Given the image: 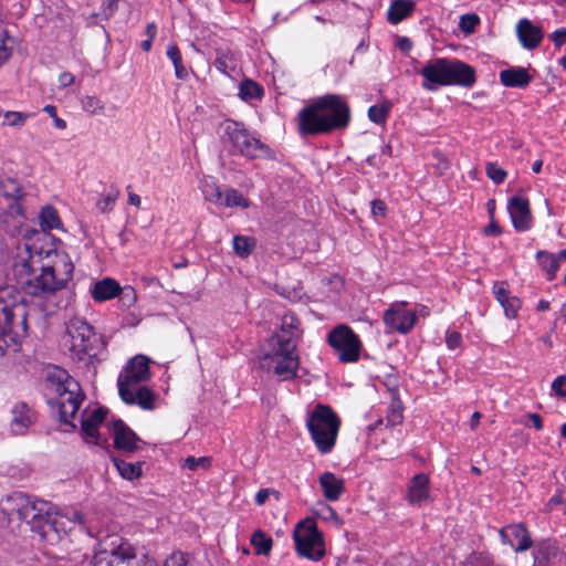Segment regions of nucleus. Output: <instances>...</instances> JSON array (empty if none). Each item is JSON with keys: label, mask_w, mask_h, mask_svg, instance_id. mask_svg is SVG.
<instances>
[{"label": "nucleus", "mask_w": 566, "mask_h": 566, "mask_svg": "<svg viewBox=\"0 0 566 566\" xmlns=\"http://www.w3.org/2000/svg\"><path fill=\"white\" fill-rule=\"evenodd\" d=\"M45 311V304L28 303L14 286H0V352L18 345L28 334L29 321H41Z\"/></svg>", "instance_id": "f257e3e1"}, {"label": "nucleus", "mask_w": 566, "mask_h": 566, "mask_svg": "<svg viewBox=\"0 0 566 566\" xmlns=\"http://www.w3.org/2000/svg\"><path fill=\"white\" fill-rule=\"evenodd\" d=\"M62 270H57L54 266H42L41 272L36 274L32 256H29L14 262L13 275L25 295L36 297L39 298L38 303L44 304L42 298L65 289L73 277L74 265L67 255L62 260Z\"/></svg>", "instance_id": "f03ea898"}, {"label": "nucleus", "mask_w": 566, "mask_h": 566, "mask_svg": "<svg viewBox=\"0 0 566 566\" xmlns=\"http://www.w3.org/2000/svg\"><path fill=\"white\" fill-rule=\"evenodd\" d=\"M297 118L301 135H323L346 128L350 122V109L339 95L326 94L303 107Z\"/></svg>", "instance_id": "7ed1b4c3"}, {"label": "nucleus", "mask_w": 566, "mask_h": 566, "mask_svg": "<svg viewBox=\"0 0 566 566\" xmlns=\"http://www.w3.org/2000/svg\"><path fill=\"white\" fill-rule=\"evenodd\" d=\"M423 76L421 84L427 91H436L440 86L461 85L471 86L475 82V73L472 66L444 57L429 61L420 70Z\"/></svg>", "instance_id": "20e7f679"}, {"label": "nucleus", "mask_w": 566, "mask_h": 566, "mask_svg": "<svg viewBox=\"0 0 566 566\" xmlns=\"http://www.w3.org/2000/svg\"><path fill=\"white\" fill-rule=\"evenodd\" d=\"M66 346L74 359L91 361L104 349L103 337L84 318L74 317L66 325Z\"/></svg>", "instance_id": "39448f33"}, {"label": "nucleus", "mask_w": 566, "mask_h": 566, "mask_svg": "<svg viewBox=\"0 0 566 566\" xmlns=\"http://www.w3.org/2000/svg\"><path fill=\"white\" fill-rule=\"evenodd\" d=\"M136 548L118 534L99 532L91 566H135Z\"/></svg>", "instance_id": "423d86ee"}, {"label": "nucleus", "mask_w": 566, "mask_h": 566, "mask_svg": "<svg viewBox=\"0 0 566 566\" xmlns=\"http://www.w3.org/2000/svg\"><path fill=\"white\" fill-rule=\"evenodd\" d=\"M7 503L10 505V515H17L31 531L41 535H45L50 530L56 531V521L50 515L45 502L34 501L29 495L17 492L8 497Z\"/></svg>", "instance_id": "0eeeda50"}, {"label": "nucleus", "mask_w": 566, "mask_h": 566, "mask_svg": "<svg viewBox=\"0 0 566 566\" xmlns=\"http://www.w3.org/2000/svg\"><path fill=\"white\" fill-rule=\"evenodd\" d=\"M306 427L317 450L323 454L329 453L336 443L340 427V419L336 412L329 406L318 403L310 413Z\"/></svg>", "instance_id": "6e6552de"}, {"label": "nucleus", "mask_w": 566, "mask_h": 566, "mask_svg": "<svg viewBox=\"0 0 566 566\" xmlns=\"http://www.w3.org/2000/svg\"><path fill=\"white\" fill-rule=\"evenodd\" d=\"M224 132L232 146L242 156L251 159L265 158L269 156V146L263 144L259 138L254 137L242 123L235 120H227Z\"/></svg>", "instance_id": "1a4fd4ad"}, {"label": "nucleus", "mask_w": 566, "mask_h": 566, "mask_svg": "<svg viewBox=\"0 0 566 566\" xmlns=\"http://www.w3.org/2000/svg\"><path fill=\"white\" fill-rule=\"evenodd\" d=\"M328 344L337 353L343 363H355L359 359L361 342L354 331L346 325L333 328L327 337Z\"/></svg>", "instance_id": "9d476101"}, {"label": "nucleus", "mask_w": 566, "mask_h": 566, "mask_svg": "<svg viewBox=\"0 0 566 566\" xmlns=\"http://www.w3.org/2000/svg\"><path fill=\"white\" fill-rule=\"evenodd\" d=\"M295 549L302 557L312 560H319L325 555L323 535L315 524L303 528V523H298L293 533Z\"/></svg>", "instance_id": "9b49d317"}, {"label": "nucleus", "mask_w": 566, "mask_h": 566, "mask_svg": "<svg viewBox=\"0 0 566 566\" xmlns=\"http://www.w3.org/2000/svg\"><path fill=\"white\" fill-rule=\"evenodd\" d=\"M81 390H72L57 394V398H51L48 403L51 411L56 416L60 422L71 426L73 429L76 426L73 423V419L84 399V396L80 394Z\"/></svg>", "instance_id": "f8f14e48"}, {"label": "nucleus", "mask_w": 566, "mask_h": 566, "mask_svg": "<svg viewBox=\"0 0 566 566\" xmlns=\"http://www.w3.org/2000/svg\"><path fill=\"white\" fill-rule=\"evenodd\" d=\"M149 377V359L146 356L137 355L128 361L119 374L117 387L118 389L136 387L140 382L148 380Z\"/></svg>", "instance_id": "ddd939ff"}, {"label": "nucleus", "mask_w": 566, "mask_h": 566, "mask_svg": "<svg viewBox=\"0 0 566 566\" xmlns=\"http://www.w3.org/2000/svg\"><path fill=\"white\" fill-rule=\"evenodd\" d=\"M405 304L392 305L384 314L385 324L401 334L409 333L417 322L416 313L405 310Z\"/></svg>", "instance_id": "4468645a"}, {"label": "nucleus", "mask_w": 566, "mask_h": 566, "mask_svg": "<svg viewBox=\"0 0 566 566\" xmlns=\"http://www.w3.org/2000/svg\"><path fill=\"white\" fill-rule=\"evenodd\" d=\"M262 367L272 369L274 375L280 377L281 380H291L296 377L300 366V358L297 355L289 356H268L263 358Z\"/></svg>", "instance_id": "2eb2a0df"}, {"label": "nucleus", "mask_w": 566, "mask_h": 566, "mask_svg": "<svg viewBox=\"0 0 566 566\" xmlns=\"http://www.w3.org/2000/svg\"><path fill=\"white\" fill-rule=\"evenodd\" d=\"M114 448L126 453H133L139 449L144 441L120 419L113 421Z\"/></svg>", "instance_id": "dca6fc26"}, {"label": "nucleus", "mask_w": 566, "mask_h": 566, "mask_svg": "<svg viewBox=\"0 0 566 566\" xmlns=\"http://www.w3.org/2000/svg\"><path fill=\"white\" fill-rule=\"evenodd\" d=\"M499 534L502 543L517 553L527 551L533 544L530 533L523 524L504 526Z\"/></svg>", "instance_id": "f3484780"}, {"label": "nucleus", "mask_w": 566, "mask_h": 566, "mask_svg": "<svg viewBox=\"0 0 566 566\" xmlns=\"http://www.w3.org/2000/svg\"><path fill=\"white\" fill-rule=\"evenodd\" d=\"M507 211L516 231L523 232L531 228L532 214L527 198L513 196L509 199Z\"/></svg>", "instance_id": "a211bd4d"}, {"label": "nucleus", "mask_w": 566, "mask_h": 566, "mask_svg": "<svg viewBox=\"0 0 566 566\" xmlns=\"http://www.w3.org/2000/svg\"><path fill=\"white\" fill-rule=\"evenodd\" d=\"M534 566H566V552L549 542H542L533 551Z\"/></svg>", "instance_id": "6ab92c4d"}, {"label": "nucleus", "mask_w": 566, "mask_h": 566, "mask_svg": "<svg viewBox=\"0 0 566 566\" xmlns=\"http://www.w3.org/2000/svg\"><path fill=\"white\" fill-rule=\"evenodd\" d=\"M120 399L127 405H137L144 410H153L155 408L154 392L144 386L137 385L136 387L118 389Z\"/></svg>", "instance_id": "aec40b11"}, {"label": "nucleus", "mask_w": 566, "mask_h": 566, "mask_svg": "<svg viewBox=\"0 0 566 566\" xmlns=\"http://www.w3.org/2000/svg\"><path fill=\"white\" fill-rule=\"evenodd\" d=\"M516 34L521 45L527 50L539 46L544 33L541 27L535 25L531 20L524 18L516 24Z\"/></svg>", "instance_id": "412c9836"}, {"label": "nucleus", "mask_w": 566, "mask_h": 566, "mask_svg": "<svg viewBox=\"0 0 566 566\" xmlns=\"http://www.w3.org/2000/svg\"><path fill=\"white\" fill-rule=\"evenodd\" d=\"M10 422L11 432L15 436H23L35 421V413L25 402H17L12 409Z\"/></svg>", "instance_id": "4be33fe9"}, {"label": "nucleus", "mask_w": 566, "mask_h": 566, "mask_svg": "<svg viewBox=\"0 0 566 566\" xmlns=\"http://www.w3.org/2000/svg\"><path fill=\"white\" fill-rule=\"evenodd\" d=\"M46 381L51 386V390L56 395L71 391L81 390L80 384L72 378L69 373L57 366L50 367L46 371Z\"/></svg>", "instance_id": "5701e85b"}, {"label": "nucleus", "mask_w": 566, "mask_h": 566, "mask_svg": "<svg viewBox=\"0 0 566 566\" xmlns=\"http://www.w3.org/2000/svg\"><path fill=\"white\" fill-rule=\"evenodd\" d=\"M500 81L506 87L525 88L533 81V75L525 67L512 66L500 72Z\"/></svg>", "instance_id": "b1692460"}, {"label": "nucleus", "mask_w": 566, "mask_h": 566, "mask_svg": "<svg viewBox=\"0 0 566 566\" xmlns=\"http://www.w3.org/2000/svg\"><path fill=\"white\" fill-rule=\"evenodd\" d=\"M271 352L268 356L296 355L297 338L291 335L277 333L271 337Z\"/></svg>", "instance_id": "393cba45"}, {"label": "nucleus", "mask_w": 566, "mask_h": 566, "mask_svg": "<svg viewBox=\"0 0 566 566\" xmlns=\"http://www.w3.org/2000/svg\"><path fill=\"white\" fill-rule=\"evenodd\" d=\"M323 494L328 501H337L345 492L344 481L332 472H324L319 476Z\"/></svg>", "instance_id": "a878e982"}, {"label": "nucleus", "mask_w": 566, "mask_h": 566, "mask_svg": "<svg viewBox=\"0 0 566 566\" xmlns=\"http://www.w3.org/2000/svg\"><path fill=\"white\" fill-rule=\"evenodd\" d=\"M120 292V285L111 277H105L101 281H97L93 284L91 294L94 301L104 302L117 296Z\"/></svg>", "instance_id": "bb28decb"}, {"label": "nucleus", "mask_w": 566, "mask_h": 566, "mask_svg": "<svg viewBox=\"0 0 566 566\" xmlns=\"http://www.w3.org/2000/svg\"><path fill=\"white\" fill-rule=\"evenodd\" d=\"M415 9L413 0H394L388 8L387 19L391 24H397L411 15Z\"/></svg>", "instance_id": "cd10ccee"}, {"label": "nucleus", "mask_w": 566, "mask_h": 566, "mask_svg": "<svg viewBox=\"0 0 566 566\" xmlns=\"http://www.w3.org/2000/svg\"><path fill=\"white\" fill-rule=\"evenodd\" d=\"M429 478L423 474L419 473L416 474L409 485L408 489V497L411 503H421L422 501L427 500L429 496Z\"/></svg>", "instance_id": "c85d7f7f"}, {"label": "nucleus", "mask_w": 566, "mask_h": 566, "mask_svg": "<svg viewBox=\"0 0 566 566\" xmlns=\"http://www.w3.org/2000/svg\"><path fill=\"white\" fill-rule=\"evenodd\" d=\"M111 460L119 475L128 481L139 479L143 475V462H128L118 457H111Z\"/></svg>", "instance_id": "c756f323"}, {"label": "nucleus", "mask_w": 566, "mask_h": 566, "mask_svg": "<svg viewBox=\"0 0 566 566\" xmlns=\"http://www.w3.org/2000/svg\"><path fill=\"white\" fill-rule=\"evenodd\" d=\"M536 260L546 273L547 280L553 281L556 277V273L560 266V260L558 254H554L547 251H538L536 253Z\"/></svg>", "instance_id": "7c9ffc66"}, {"label": "nucleus", "mask_w": 566, "mask_h": 566, "mask_svg": "<svg viewBox=\"0 0 566 566\" xmlns=\"http://www.w3.org/2000/svg\"><path fill=\"white\" fill-rule=\"evenodd\" d=\"M497 302L502 305L507 318H515L521 308V301L515 296H510L503 286L497 287Z\"/></svg>", "instance_id": "2f4dec72"}, {"label": "nucleus", "mask_w": 566, "mask_h": 566, "mask_svg": "<svg viewBox=\"0 0 566 566\" xmlns=\"http://www.w3.org/2000/svg\"><path fill=\"white\" fill-rule=\"evenodd\" d=\"M40 226L44 231L60 228L61 220L54 207L45 206L42 208L40 213Z\"/></svg>", "instance_id": "473e14b6"}, {"label": "nucleus", "mask_w": 566, "mask_h": 566, "mask_svg": "<svg viewBox=\"0 0 566 566\" xmlns=\"http://www.w3.org/2000/svg\"><path fill=\"white\" fill-rule=\"evenodd\" d=\"M256 241L252 237L235 235L233 238V251L240 258H248L255 249Z\"/></svg>", "instance_id": "72a5a7b5"}, {"label": "nucleus", "mask_w": 566, "mask_h": 566, "mask_svg": "<svg viewBox=\"0 0 566 566\" xmlns=\"http://www.w3.org/2000/svg\"><path fill=\"white\" fill-rule=\"evenodd\" d=\"M263 94V87L252 80H244L240 84L239 96L243 101L260 99Z\"/></svg>", "instance_id": "f704fd0d"}, {"label": "nucleus", "mask_w": 566, "mask_h": 566, "mask_svg": "<svg viewBox=\"0 0 566 566\" xmlns=\"http://www.w3.org/2000/svg\"><path fill=\"white\" fill-rule=\"evenodd\" d=\"M251 544L256 554L266 556L272 549L273 541L264 532L256 530L251 536Z\"/></svg>", "instance_id": "c9c22d12"}, {"label": "nucleus", "mask_w": 566, "mask_h": 566, "mask_svg": "<svg viewBox=\"0 0 566 566\" xmlns=\"http://www.w3.org/2000/svg\"><path fill=\"white\" fill-rule=\"evenodd\" d=\"M31 117L30 113L8 111L2 112V126L12 127V128H21L25 125L28 118Z\"/></svg>", "instance_id": "e433bc0d"}, {"label": "nucleus", "mask_w": 566, "mask_h": 566, "mask_svg": "<svg viewBox=\"0 0 566 566\" xmlns=\"http://www.w3.org/2000/svg\"><path fill=\"white\" fill-rule=\"evenodd\" d=\"M3 197L19 201L23 196V189L20 184L12 178H6L0 182Z\"/></svg>", "instance_id": "4c0bfd02"}, {"label": "nucleus", "mask_w": 566, "mask_h": 566, "mask_svg": "<svg viewBox=\"0 0 566 566\" xmlns=\"http://www.w3.org/2000/svg\"><path fill=\"white\" fill-rule=\"evenodd\" d=\"M224 207H240V208H248L250 206V202L247 198L242 196L240 191L237 189L230 188L226 190L223 193V200L220 203Z\"/></svg>", "instance_id": "58836bf2"}, {"label": "nucleus", "mask_w": 566, "mask_h": 566, "mask_svg": "<svg viewBox=\"0 0 566 566\" xmlns=\"http://www.w3.org/2000/svg\"><path fill=\"white\" fill-rule=\"evenodd\" d=\"M167 56L171 60L175 66L176 77L185 80L188 76V72L182 64L181 54L178 46L175 44L169 45L167 49Z\"/></svg>", "instance_id": "ea45409f"}, {"label": "nucleus", "mask_w": 566, "mask_h": 566, "mask_svg": "<svg viewBox=\"0 0 566 566\" xmlns=\"http://www.w3.org/2000/svg\"><path fill=\"white\" fill-rule=\"evenodd\" d=\"M213 66L221 73L230 76L235 70V60L230 52H219Z\"/></svg>", "instance_id": "a19ab883"}, {"label": "nucleus", "mask_w": 566, "mask_h": 566, "mask_svg": "<svg viewBox=\"0 0 566 566\" xmlns=\"http://www.w3.org/2000/svg\"><path fill=\"white\" fill-rule=\"evenodd\" d=\"M281 334L291 335L298 338L300 321L293 313H285L282 317Z\"/></svg>", "instance_id": "79ce46f5"}, {"label": "nucleus", "mask_w": 566, "mask_h": 566, "mask_svg": "<svg viewBox=\"0 0 566 566\" xmlns=\"http://www.w3.org/2000/svg\"><path fill=\"white\" fill-rule=\"evenodd\" d=\"M390 103L373 105L368 108V118L375 124H384L390 111Z\"/></svg>", "instance_id": "37998d69"}, {"label": "nucleus", "mask_w": 566, "mask_h": 566, "mask_svg": "<svg viewBox=\"0 0 566 566\" xmlns=\"http://www.w3.org/2000/svg\"><path fill=\"white\" fill-rule=\"evenodd\" d=\"M202 193L206 200L220 205L223 200V192L220 190L219 186L211 181L206 182L202 189Z\"/></svg>", "instance_id": "c03bdc74"}, {"label": "nucleus", "mask_w": 566, "mask_h": 566, "mask_svg": "<svg viewBox=\"0 0 566 566\" xmlns=\"http://www.w3.org/2000/svg\"><path fill=\"white\" fill-rule=\"evenodd\" d=\"M83 109L91 114H102L104 112V103L96 96H85L82 99Z\"/></svg>", "instance_id": "a18cd8bd"}, {"label": "nucleus", "mask_w": 566, "mask_h": 566, "mask_svg": "<svg viewBox=\"0 0 566 566\" xmlns=\"http://www.w3.org/2000/svg\"><path fill=\"white\" fill-rule=\"evenodd\" d=\"M480 23L478 14L470 13L460 17L459 28L467 34L473 33L475 27Z\"/></svg>", "instance_id": "49530a36"}, {"label": "nucleus", "mask_w": 566, "mask_h": 566, "mask_svg": "<svg viewBox=\"0 0 566 566\" xmlns=\"http://www.w3.org/2000/svg\"><path fill=\"white\" fill-rule=\"evenodd\" d=\"M81 430L85 439H94L95 444H99L98 427H96L92 420L82 418Z\"/></svg>", "instance_id": "de8ad7c7"}, {"label": "nucleus", "mask_w": 566, "mask_h": 566, "mask_svg": "<svg viewBox=\"0 0 566 566\" xmlns=\"http://www.w3.org/2000/svg\"><path fill=\"white\" fill-rule=\"evenodd\" d=\"M119 196V190L114 189L113 191L108 192L106 196H104L102 199L97 202V208L101 212L105 213L111 210H113V207L115 205V201L117 200Z\"/></svg>", "instance_id": "09e8293b"}, {"label": "nucleus", "mask_w": 566, "mask_h": 566, "mask_svg": "<svg viewBox=\"0 0 566 566\" xmlns=\"http://www.w3.org/2000/svg\"><path fill=\"white\" fill-rule=\"evenodd\" d=\"M9 39L7 30L0 27V66L4 64L11 56L12 50L7 45Z\"/></svg>", "instance_id": "8fccbe9b"}, {"label": "nucleus", "mask_w": 566, "mask_h": 566, "mask_svg": "<svg viewBox=\"0 0 566 566\" xmlns=\"http://www.w3.org/2000/svg\"><path fill=\"white\" fill-rule=\"evenodd\" d=\"M117 296L119 297V301L123 303V305L127 307L134 305L137 300L136 291L129 285L120 287V292L117 294Z\"/></svg>", "instance_id": "3c124183"}, {"label": "nucleus", "mask_w": 566, "mask_h": 566, "mask_svg": "<svg viewBox=\"0 0 566 566\" xmlns=\"http://www.w3.org/2000/svg\"><path fill=\"white\" fill-rule=\"evenodd\" d=\"M211 465V460L208 457L193 458L188 457L185 460V467L191 471L197 470L198 468L208 469Z\"/></svg>", "instance_id": "603ef678"}, {"label": "nucleus", "mask_w": 566, "mask_h": 566, "mask_svg": "<svg viewBox=\"0 0 566 566\" xmlns=\"http://www.w3.org/2000/svg\"><path fill=\"white\" fill-rule=\"evenodd\" d=\"M387 422L390 426H397L402 422L403 416H402V407L400 403H394L390 408V410L387 413Z\"/></svg>", "instance_id": "864d4df0"}, {"label": "nucleus", "mask_w": 566, "mask_h": 566, "mask_svg": "<svg viewBox=\"0 0 566 566\" xmlns=\"http://www.w3.org/2000/svg\"><path fill=\"white\" fill-rule=\"evenodd\" d=\"M164 566H188V555L175 552L165 560Z\"/></svg>", "instance_id": "5fc2aeb1"}, {"label": "nucleus", "mask_w": 566, "mask_h": 566, "mask_svg": "<svg viewBox=\"0 0 566 566\" xmlns=\"http://www.w3.org/2000/svg\"><path fill=\"white\" fill-rule=\"evenodd\" d=\"M494 210H495V200L494 199H490L488 201V211H489V214H490V222H489V224L483 230L485 235H494L495 234V214H494Z\"/></svg>", "instance_id": "6e6d98bb"}, {"label": "nucleus", "mask_w": 566, "mask_h": 566, "mask_svg": "<svg viewBox=\"0 0 566 566\" xmlns=\"http://www.w3.org/2000/svg\"><path fill=\"white\" fill-rule=\"evenodd\" d=\"M270 495H274L276 500L280 499V492L274 489H261L254 497V502L256 505L261 506L264 505L265 502L269 500Z\"/></svg>", "instance_id": "4d7b16f0"}, {"label": "nucleus", "mask_w": 566, "mask_h": 566, "mask_svg": "<svg viewBox=\"0 0 566 566\" xmlns=\"http://www.w3.org/2000/svg\"><path fill=\"white\" fill-rule=\"evenodd\" d=\"M43 111L53 118L56 128L64 129L66 127V122L57 116L56 107L54 105H46Z\"/></svg>", "instance_id": "13d9d810"}, {"label": "nucleus", "mask_w": 566, "mask_h": 566, "mask_svg": "<svg viewBox=\"0 0 566 566\" xmlns=\"http://www.w3.org/2000/svg\"><path fill=\"white\" fill-rule=\"evenodd\" d=\"M552 390L559 397H566V376H558L552 384Z\"/></svg>", "instance_id": "bf43d9fd"}, {"label": "nucleus", "mask_w": 566, "mask_h": 566, "mask_svg": "<svg viewBox=\"0 0 566 566\" xmlns=\"http://www.w3.org/2000/svg\"><path fill=\"white\" fill-rule=\"evenodd\" d=\"M387 212L386 203L380 199L371 201V213L374 217H385Z\"/></svg>", "instance_id": "052dcab7"}, {"label": "nucleus", "mask_w": 566, "mask_h": 566, "mask_svg": "<svg viewBox=\"0 0 566 566\" xmlns=\"http://www.w3.org/2000/svg\"><path fill=\"white\" fill-rule=\"evenodd\" d=\"M107 411L106 408H97L86 419L92 420V422L98 427L104 421Z\"/></svg>", "instance_id": "680f3d73"}, {"label": "nucleus", "mask_w": 566, "mask_h": 566, "mask_svg": "<svg viewBox=\"0 0 566 566\" xmlns=\"http://www.w3.org/2000/svg\"><path fill=\"white\" fill-rule=\"evenodd\" d=\"M551 40L554 42L555 46H557V48H560L562 45H564L566 43V29L560 28V29L555 30L551 34Z\"/></svg>", "instance_id": "e2e57ef3"}, {"label": "nucleus", "mask_w": 566, "mask_h": 566, "mask_svg": "<svg viewBox=\"0 0 566 566\" xmlns=\"http://www.w3.org/2000/svg\"><path fill=\"white\" fill-rule=\"evenodd\" d=\"M461 335L460 333L458 332H452V333H449L447 335V346L450 348V349H455L460 346L461 344Z\"/></svg>", "instance_id": "0e129e2a"}, {"label": "nucleus", "mask_w": 566, "mask_h": 566, "mask_svg": "<svg viewBox=\"0 0 566 566\" xmlns=\"http://www.w3.org/2000/svg\"><path fill=\"white\" fill-rule=\"evenodd\" d=\"M74 83V75L70 72L61 73L59 76V84L61 87H67Z\"/></svg>", "instance_id": "69168bd1"}, {"label": "nucleus", "mask_w": 566, "mask_h": 566, "mask_svg": "<svg viewBox=\"0 0 566 566\" xmlns=\"http://www.w3.org/2000/svg\"><path fill=\"white\" fill-rule=\"evenodd\" d=\"M526 418L532 422V426L536 430H542L543 429V420H542L541 415L535 413V412H531V413L526 415Z\"/></svg>", "instance_id": "338daca9"}, {"label": "nucleus", "mask_w": 566, "mask_h": 566, "mask_svg": "<svg viewBox=\"0 0 566 566\" xmlns=\"http://www.w3.org/2000/svg\"><path fill=\"white\" fill-rule=\"evenodd\" d=\"M398 46L400 51L408 53L412 48V42L409 38L403 36L399 39Z\"/></svg>", "instance_id": "774afa93"}]
</instances>
